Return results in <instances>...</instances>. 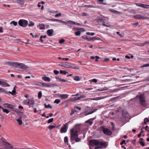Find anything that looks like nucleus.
Listing matches in <instances>:
<instances>
[{
	"instance_id": "obj_29",
	"label": "nucleus",
	"mask_w": 149,
	"mask_h": 149,
	"mask_svg": "<svg viewBox=\"0 0 149 149\" xmlns=\"http://www.w3.org/2000/svg\"><path fill=\"white\" fill-rule=\"evenodd\" d=\"M16 87L15 86L13 88V90L12 91V95H13L15 94L16 93V90H15Z\"/></svg>"
},
{
	"instance_id": "obj_53",
	"label": "nucleus",
	"mask_w": 149,
	"mask_h": 149,
	"mask_svg": "<svg viewBox=\"0 0 149 149\" xmlns=\"http://www.w3.org/2000/svg\"><path fill=\"white\" fill-rule=\"evenodd\" d=\"M54 73L56 75L58 74L59 73V72L58 71L56 70H54Z\"/></svg>"
},
{
	"instance_id": "obj_17",
	"label": "nucleus",
	"mask_w": 149,
	"mask_h": 149,
	"mask_svg": "<svg viewBox=\"0 0 149 149\" xmlns=\"http://www.w3.org/2000/svg\"><path fill=\"white\" fill-rule=\"evenodd\" d=\"M34 101L33 99H28V105H33L34 103Z\"/></svg>"
},
{
	"instance_id": "obj_31",
	"label": "nucleus",
	"mask_w": 149,
	"mask_h": 149,
	"mask_svg": "<svg viewBox=\"0 0 149 149\" xmlns=\"http://www.w3.org/2000/svg\"><path fill=\"white\" fill-rule=\"evenodd\" d=\"M42 96V92L41 91H39L38 94V97L39 99H40Z\"/></svg>"
},
{
	"instance_id": "obj_2",
	"label": "nucleus",
	"mask_w": 149,
	"mask_h": 149,
	"mask_svg": "<svg viewBox=\"0 0 149 149\" xmlns=\"http://www.w3.org/2000/svg\"><path fill=\"white\" fill-rule=\"evenodd\" d=\"M90 145L93 146L97 145H100L103 146V147L106 148L107 146V144L103 142L99 141L97 140H91L89 141Z\"/></svg>"
},
{
	"instance_id": "obj_54",
	"label": "nucleus",
	"mask_w": 149,
	"mask_h": 149,
	"mask_svg": "<svg viewBox=\"0 0 149 149\" xmlns=\"http://www.w3.org/2000/svg\"><path fill=\"white\" fill-rule=\"evenodd\" d=\"M82 38L85 40H88V37L86 35H84L82 36Z\"/></svg>"
},
{
	"instance_id": "obj_11",
	"label": "nucleus",
	"mask_w": 149,
	"mask_h": 149,
	"mask_svg": "<svg viewBox=\"0 0 149 149\" xmlns=\"http://www.w3.org/2000/svg\"><path fill=\"white\" fill-rule=\"evenodd\" d=\"M59 65L64 68H71L72 67L70 66V65L67 63H62L61 64H59Z\"/></svg>"
},
{
	"instance_id": "obj_6",
	"label": "nucleus",
	"mask_w": 149,
	"mask_h": 149,
	"mask_svg": "<svg viewBox=\"0 0 149 149\" xmlns=\"http://www.w3.org/2000/svg\"><path fill=\"white\" fill-rule=\"evenodd\" d=\"M18 24L20 26L25 27L28 25V22L25 19H21L19 20Z\"/></svg>"
},
{
	"instance_id": "obj_41",
	"label": "nucleus",
	"mask_w": 149,
	"mask_h": 149,
	"mask_svg": "<svg viewBox=\"0 0 149 149\" xmlns=\"http://www.w3.org/2000/svg\"><path fill=\"white\" fill-rule=\"evenodd\" d=\"M60 101H61L60 100L56 99L54 101V103H56L57 104H58L60 102Z\"/></svg>"
},
{
	"instance_id": "obj_7",
	"label": "nucleus",
	"mask_w": 149,
	"mask_h": 149,
	"mask_svg": "<svg viewBox=\"0 0 149 149\" xmlns=\"http://www.w3.org/2000/svg\"><path fill=\"white\" fill-rule=\"evenodd\" d=\"M133 17L135 19H148L149 17H145V15H142L140 14H138L133 16Z\"/></svg>"
},
{
	"instance_id": "obj_12",
	"label": "nucleus",
	"mask_w": 149,
	"mask_h": 149,
	"mask_svg": "<svg viewBox=\"0 0 149 149\" xmlns=\"http://www.w3.org/2000/svg\"><path fill=\"white\" fill-rule=\"evenodd\" d=\"M0 85L4 87L10 86V85L7 83L1 80H0Z\"/></svg>"
},
{
	"instance_id": "obj_27",
	"label": "nucleus",
	"mask_w": 149,
	"mask_h": 149,
	"mask_svg": "<svg viewBox=\"0 0 149 149\" xmlns=\"http://www.w3.org/2000/svg\"><path fill=\"white\" fill-rule=\"evenodd\" d=\"M102 25L107 27H108L109 26V24L107 23H106L104 21L102 22Z\"/></svg>"
},
{
	"instance_id": "obj_13",
	"label": "nucleus",
	"mask_w": 149,
	"mask_h": 149,
	"mask_svg": "<svg viewBox=\"0 0 149 149\" xmlns=\"http://www.w3.org/2000/svg\"><path fill=\"white\" fill-rule=\"evenodd\" d=\"M54 31L53 29H49L47 31V34L49 36H53Z\"/></svg>"
},
{
	"instance_id": "obj_4",
	"label": "nucleus",
	"mask_w": 149,
	"mask_h": 149,
	"mask_svg": "<svg viewBox=\"0 0 149 149\" xmlns=\"http://www.w3.org/2000/svg\"><path fill=\"white\" fill-rule=\"evenodd\" d=\"M2 144L3 145V146L5 148L8 149H13V146L8 142L6 141L5 139L3 138L2 139Z\"/></svg>"
},
{
	"instance_id": "obj_18",
	"label": "nucleus",
	"mask_w": 149,
	"mask_h": 149,
	"mask_svg": "<svg viewBox=\"0 0 149 149\" xmlns=\"http://www.w3.org/2000/svg\"><path fill=\"white\" fill-rule=\"evenodd\" d=\"M42 79L44 81L48 82H49L51 80L50 79L49 77H43L42 78Z\"/></svg>"
},
{
	"instance_id": "obj_55",
	"label": "nucleus",
	"mask_w": 149,
	"mask_h": 149,
	"mask_svg": "<svg viewBox=\"0 0 149 149\" xmlns=\"http://www.w3.org/2000/svg\"><path fill=\"white\" fill-rule=\"evenodd\" d=\"M109 58H106L104 59V60H103V61L104 62H107L109 61Z\"/></svg>"
},
{
	"instance_id": "obj_24",
	"label": "nucleus",
	"mask_w": 149,
	"mask_h": 149,
	"mask_svg": "<svg viewBox=\"0 0 149 149\" xmlns=\"http://www.w3.org/2000/svg\"><path fill=\"white\" fill-rule=\"evenodd\" d=\"M94 119V118L90 119L86 121L85 122L88 123L90 125H91L93 123L92 120Z\"/></svg>"
},
{
	"instance_id": "obj_38",
	"label": "nucleus",
	"mask_w": 149,
	"mask_h": 149,
	"mask_svg": "<svg viewBox=\"0 0 149 149\" xmlns=\"http://www.w3.org/2000/svg\"><path fill=\"white\" fill-rule=\"evenodd\" d=\"M42 82H36L35 83V84L36 85L38 86H41Z\"/></svg>"
},
{
	"instance_id": "obj_36",
	"label": "nucleus",
	"mask_w": 149,
	"mask_h": 149,
	"mask_svg": "<svg viewBox=\"0 0 149 149\" xmlns=\"http://www.w3.org/2000/svg\"><path fill=\"white\" fill-rule=\"evenodd\" d=\"M49 20L52 21H53V22H58L59 21V19H56L52 18V19H50Z\"/></svg>"
},
{
	"instance_id": "obj_25",
	"label": "nucleus",
	"mask_w": 149,
	"mask_h": 149,
	"mask_svg": "<svg viewBox=\"0 0 149 149\" xmlns=\"http://www.w3.org/2000/svg\"><path fill=\"white\" fill-rule=\"evenodd\" d=\"M39 28L40 29H45V25L44 24H39Z\"/></svg>"
},
{
	"instance_id": "obj_63",
	"label": "nucleus",
	"mask_w": 149,
	"mask_h": 149,
	"mask_svg": "<svg viewBox=\"0 0 149 149\" xmlns=\"http://www.w3.org/2000/svg\"><path fill=\"white\" fill-rule=\"evenodd\" d=\"M148 66H149V64H144L142 66V67H148Z\"/></svg>"
},
{
	"instance_id": "obj_21",
	"label": "nucleus",
	"mask_w": 149,
	"mask_h": 149,
	"mask_svg": "<svg viewBox=\"0 0 149 149\" xmlns=\"http://www.w3.org/2000/svg\"><path fill=\"white\" fill-rule=\"evenodd\" d=\"M41 86L44 87H50L51 86L49 84H47L44 83H42Z\"/></svg>"
},
{
	"instance_id": "obj_62",
	"label": "nucleus",
	"mask_w": 149,
	"mask_h": 149,
	"mask_svg": "<svg viewBox=\"0 0 149 149\" xmlns=\"http://www.w3.org/2000/svg\"><path fill=\"white\" fill-rule=\"evenodd\" d=\"M148 126L147 125L146 126L145 128V130H146V131H148L149 132V130H148Z\"/></svg>"
},
{
	"instance_id": "obj_34",
	"label": "nucleus",
	"mask_w": 149,
	"mask_h": 149,
	"mask_svg": "<svg viewBox=\"0 0 149 149\" xmlns=\"http://www.w3.org/2000/svg\"><path fill=\"white\" fill-rule=\"evenodd\" d=\"M68 73V72H66L65 70H61L60 71V74H62L64 75Z\"/></svg>"
},
{
	"instance_id": "obj_9",
	"label": "nucleus",
	"mask_w": 149,
	"mask_h": 149,
	"mask_svg": "<svg viewBox=\"0 0 149 149\" xmlns=\"http://www.w3.org/2000/svg\"><path fill=\"white\" fill-rule=\"evenodd\" d=\"M68 124L67 123H66L64 125V126L62 127L61 130L60 131L61 133H65L66 132Z\"/></svg>"
},
{
	"instance_id": "obj_30",
	"label": "nucleus",
	"mask_w": 149,
	"mask_h": 149,
	"mask_svg": "<svg viewBox=\"0 0 149 149\" xmlns=\"http://www.w3.org/2000/svg\"><path fill=\"white\" fill-rule=\"evenodd\" d=\"M16 120L18 122V123L19 125H21L22 124V121L20 118H18L16 119Z\"/></svg>"
},
{
	"instance_id": "obj_58",
	"label": "nucleus",
	"mask_w": 149,
	"mask_h": 149,
	"mask_svg": "<svg viewBox=\"0 0 149 149\" xmlns=\"http://www.w3.org/2000/svg\"><path fill=\"white\" fill-rule=\"evenodd\" d=\"M65 41V40L63 39H62L61 40H60V42H59L60 44H62Z\"/></svg>"
},
{
	"instance_id": "obj_40",
	"label": "nucleus",
	"mask_w": 149,
	"mask_h": 149,
	"mask_svg": "<svg viewBox=\"0 0 149 149\" xmlns=\"http://www.w3.org/2000/svg\"><path fill=\"white\" fill-rule=\"evenodd\" d=\"M144 123L145 124H146V122H148L149 121V120L148 118H145L144 119Z\"/></svg>"
},
{
	"instance_id": "obj_64",
	"label": "nucleus",
	"mask_w": 149,
	"mask_h": 149,
	"mask_svg": "<svg viewBox=\"0 0 149 149\" xmlns=\"http://www.w3.org/2000/svg\"><path fill=\"white\" fill-rule=\"evenodd\" d=\"M13 149H24V148H20L18 147H13Z\"/></svg>"
},
{
	"instance_id": "obj_45",
	"label": "nucleus",
	"mask_w": 149,
	"mask_h": 149,
	"mask_svg": "<svg viewBox=\"0 0 149 149\" xmlns=\"http://www.w3.org/2000/svg\"><path fill=\"white\" fill-rule=\"evenodd\" d=\"M0 90L2 91V92H3V93H4L6 94H8L7 92L5 89L3 88H0Z\"/></svg>"
},
{
	"instance_id": "obj_14",
	"label": "nucleus",
	"mask_w": 149,
	"mask_h": 149,
	"mask_svg": "<svg viewBox=\"0 0 149 149\" xmlns=\"http://www.w3.org/2000/svg\"><path fill=\"white\" fill-rule=\"evenodd\" d=\"M3 106L5 107H7L11 109H13L14 107L13 105L8 103L4 104Z\"/></svg>"
},
{
	"instance_id": "obj_22",
	"label": "nucleus",
	"mask_w": 149,
	"mask_h": 149,
	"mask_svg": "<svg viewBox=\"0 0 149 149\" xmlns=\"http://www.w3.org/2000/svg\"><path fill=\"white\" fill-rule=\"evenodd\" d=\"M122 115L123 117L127 118L128 117L129 115L127 112L123 111L122 112Z\"/></svg>"
},
{
	"instance_id": "obj_43",
	"label": "nucleus",
	"mask_w": 149,
	"mask_h": 149,
	"mask_svg": "<svg viewBox=\"0 0 149 149\" xmlns=\"http://www.w3.org/2000/svg\"><path fill=\"white\" fill-rule=\"evenodd\" d=\"M54 120L53 118H51L50 119H49L48 121H47V123H50L52 122H53Z\"/></svg>"
},
{
	"instance_id": "obj_52",
	"label": "nucleus",
	"mask_w": 149,
	"mask_h": 149,
	"mask_svg": "<svg viewBox=\"0 0 149 149\" xmlns=\"http://www.w3.org/2000/svg\"><path fill=\"white\" fill-rule=\"evenodd\" d=\"M79 100V99H78V97L77 98L76 97H74L73 98H72V101H74L77 100Z\"/></svg>"
},
{
	"instance_id": "obj_61",
	"label": "nucleus",
	"mask_w": 149,
	"mask_h": 149,
	"mask_svg": "<svg viewBox=\"0 0 149 149\" xmlns=\"http://www.w3.org/2000/svg\"><path fill=\"white\" fill-rule=\"evenodd\" d=\"M95 61H97L98 60V59L100 58L98 56H95Z\"/></svg>"
},
{
	"instance_id": "obj_50",
	"label": "nucleus",
	"mask_w": 149,
	"mask_h": 149,
	"mask_svg": "<svg viewBox=\"0 0 149 149\" xmlns=\"http://www.w3.org/2000/svg\"><path fill=\"white\" fill-rule=\"evenodd\" d=\"M28 99L24 100V103L25 105H28Z\"/></svg>"
},
{
	"instance_id": "obj_8",
	"label": "nucleus",
	"mask_w": 149,
	"mask_h": 149,
	"mask_svg": "<svg viewBox=\"0 0 149 149\" xmlns=\"http://www.w3.org/2000/svg\"><path fill=\"white\" fill-rule=\"evenodd\" d=\"M102 130L104 133L106 135H111L112 134L111 132L108 129L102 127Z\"/></svg>"
},
{
	"instance_id": "obj_15",
	"label": "nucleus",
	"mask_w": 149,
	"mask_h": 149,
	"mask_svg": "<svg viewBox=\"0 0 149 149\" xmlns=\"http://www.w3.org/2000/svg\"><path fill=\"white\" fill-rule=\"evenodd\" d=\"M69 95L66 94H60L59 95V97L63 99H65L67 98L68 97Z\"/></svg>"
},
{
	"instance_id": "obj_26",
	"label": "nucleus",
	"mask_w": 149,
	"mask_h": 149,
	"mask_svg": "<svg viewBox=\"0 0 149 149\" xmlns=\"http://www.w3.org/2000/svg\"><path fill=\"white\" fill-rule=\"evenodd\" d=\"M147 44H149V42H145L144 43H140L139 44V46H145Z\"/></svg>"
},
{
	"instance_id": "obj_35",
	"label": "nucleus",
	"mask_w": 149,
	"mask_h": 149,
	"mask_svg": "<svg viewBox=\"0 0 149 149\" xmlns=\"http://www.w3.org/2000/svg\"><path fill=\"white\" fill-rule=\"evenodd\" d=\"M97 146L95 147L94 149H98V148H102V147H103V146H101L100 145H97Z\"/></svg>"
},
{
	"instance_id": "obj_39",
	"label": "nucleus",
	"mask_w": 149,
	"mask_h": 149,
	"mask_svg": "<svg viewBox=\"0 0 149 149\" xmlns=\"http://www.w3.org/2000/svg\"><path fill=\"white\" fill-rule=\"evenodd\" d=\"M2 110L3 112L6 113V114L9 113V111L6 109H2Z\"/></svg>"
},
{
	"instance_id": "obj_19",
	"label": "nucleus",
	"mask_w": 149,
	"mask_h": 149,
	"mask_svg": "<svg viewBox=\"0 0 149 149\" xmlns=\"http://www.w3.org/2000/svg\"><path fill=\"white\" fill-rule=\"evenodd\" d=\"M109 11L117 14H120L121 13L120 12L112 9H110Z\"/></svg>"
},
{
	"instance_id": "obj_44",
	"label": "nucleus",
	"mask_w": 149,
	"mask_h": 149,
	"mask_svg": "<svg viewBox=\"0 0 149 149\" xmlns=\"http://www.w3.org/2000/svg\"><path fill=\"white\" fill-rule=\"evenodd\" d=\"M75 34L76 36H80V35L81 31H78L76 32Z\"/></svg>"
},
{
	"instance_id": "obj_28",
	"label": "nucleus",
	"mask_w": 149,
	"mask_h": 149,
	"mask_svg": "<svg viewBox=\"0 0 149 149\" xmlns=\"http://www.w3.org/2000/svg\"><path fill=\"white\" fill-rule=\"evenodd\" d=\"M64 141L65 143H66L68 145V138L67 136H66L65 137Z\"/></svg>"
},
{
	"instance_id": "obj_37",
	"label": "nucleus",
	"mask_w": 149,
	"mask_h": 149,
	"mask_svg": "<svg viewBox=\"0 0 149 149\" xmlns=\"http://www.w3.org/2000/svg\"><path fill=\"white\" fill-rule=\"evenodd\" d=\"M74 79L76 81H79L80 80V78L79 76H76L75 77Z\"/></svg>"
},
{
	"instance_id": "obj_46",
	"label": "nucleus",
	"mask_w": 149,
	"mask_h": 149,
	"mask_svg": "<svg viewBox=\"0 0 149 149\" xmlns=\"http://www.w3.org/2000/svg\"><path fill=\"white\" fill-rule=\"evenodd\" d=\"M86 34L87 35H90L91 36H93L95 34V33L93 32L91 33L89 32H87L86 33Z\"/></svg>"
},
{
	"instance_id": "obj_5",
	"label": "nucleus",
	"mask_w": 149,
	"mask_h": 149,
	"mask_svg": "<svg viewBox=\"0 0 149 149\" xmlns=\"http://www.w3.org/2000/svg\"><path fill=\"white\" fill-rule=\"evenodd\" d=\"M139 99L140 100V102L141 105L143 107H146V103L144 95L143 94H141L139 96Z\"/></svg>"
},
{
	"instance_id": "obj_23",
	"label": "nucleus",
	"mask_w": 149,
	"mask_h": 149,
	"mask_svg": "<svg viewBox=\"0 0 149 149\" xmlns=\"http://www.w3.org/2000/svg\"><path fill=\"white\" fill-rule=\"evenodd\" d=\"M69 21H67V22H65L64 21L59 19L58 22L60 23H63L64 24L67 25L69 23V22H68Z\"/></svg>"
},
{
	"instance_id": "obj_32",
	"label": "nucleus",
	"mask_w": 149,
	"mask_h": 149,
	"mask_svg": "<svg viewBox=\"0 0 149 149\" xmlns=\"http://www.w3.org/2000/svg\"><path fill=\"white\" fill-rule=\"evenodd\" d=\"M45 107V108H50L51 109L52 108V107L50 105V104H48V105H47L46 104H44Z\"/></svg>"
},
{
	"instance_id": "obj_47",
	"label": "nucleus",
	"mask_w": 149,
	"mask_h": 149,
	"mask_svg": "<svg viewBox=\"0 0 149 149\" xmlns=\"http://www.w3.org/2000/svg\"><path fill=\"white\" fill-rule=\"evenodd\" d=\"M34 25V23L32 21H30V23L28 24L29 26H33Z\"/></svg>"
},
{
	"instance_id": "obj_48",
	"label": "nucleus",
	"mask_w": 149,
	"mask_h": 149,
	"mask_svg": "<svg viewBox=\"0 0 149 149\" xmlns=\"http://www.w3.org/2000/svg\"><path fill=\"white\" fill-rule=\"evenodd\" d=\"M58 58L59 59H61L63 60H65L66 61H67L69 60V59L68 58H61V57H58Z\"/></svg>"
},
{
	"instance_id": "obj_3",
	"label": "nucleus",
	"mask_w": 149,
	"mask_h": 149,
	"mask_svg": "<svg viewBox=\"0 0 149 149\" xmlns=\"http://www.w3.org/2000/svg\"><path fill=\"white\" fill-rule=\"evenodd\" d=\"M10 64L14 67H17L18 66H19L18 67L21 69H26L28 68V66L22 63L17 62H11Z\"/></svg>"
},
{
	"instance_id": "obj_20",
	"label": "nucleus",
	"mask_w": 149,
	"mask_h": 149,
	"mask_svg": "<svg viewBox=\"0 0 149 149\" xmlns=\"http://www.w3.org/2000/svg\"><path fill=\"white\" fill-rule=\"evenodd\" d=\"M16 2L21 5H22L24 3V1L23 0H17Z\"/></svg>"
},
{
	"instance_id": "obj_56",
	"label": "nucleus",
	"mask_w": 149,
	"mask_h": 149,
	"mask_svg": "<svg viewBox=\"0 0 149 149\" xmlns=\"http://www.w3.org/2000/svg\"><path fill=\"white\" fill-rule=\"evenodd\" d=\"M61 15V13H59L58 14H57L56 15H55V17H56L58 16H60Z\"/></svg>"
},
{
	"instance_id": "obj_42",
	"label": "nucleus",
	"mask_w": 149,
	"mask_h": 149,
	"mask_svg": "<svg viewBox=\"0 0 149 149\" xmlns=\"http://www.w3.org/2000/svg\"><path fill=\"white\" fill-rule=\"evenodd\" d=\"M139 142L140 144L142 146H144L145 145V143L144 142L139 141Z\"/></svg>"
},
{
	"instance_id": "obj_59",
	"label": "nucleus",
	"mask_w": 149,
	"mask_h": 149,
	"mask_svg": "<svg viewBox=\"0 0 149 149\" xmlns=\"http://www.w3.org/2000/svg\"><path fill=\"white\" fill-rule=\"evenodd\" d=\"M132 24L133 25V26H137L139 24V23L138 22H136L135 23H133Z\"/></svg>"
},
{
	"instance_id": "obj_1",
	"label": "nucleus",
	"mask_w": 149,
	"mask_h": 149,
	"mask_svg": "<svg viewBox=\"0 0 149 149\" xmlns=\"http://www.w3.org/2000/svg\"><path fill=\"white\" fill-rule=\"evenodd\" d=\"M78 130L75 128H73L70 131V141L72 142L74 140L77 142H78L81 140L80 138H79L78 136Z\"/></svg>"
},
{
	"instance_id": "obj_60",
	"label": "nucleus",
	"mask_w": 149,
	"mask_h": 149,
	"mask_svg": "<svg viewBox=\"0 0 149 149\" xmlns=\"http://www.w3.org/2000/svg\"><path fill=\"white\" fill-rule=\"evenodd\" d=\"M94 38L93 40H100V38L98 37H93Z\"/></svg>"
},
{
	"instance_id": "obj_10",
	"label": "nucleus",
	"mask_w": 149,
	"mask_h": 149,
	"mask_svg": "<svg viewBox=\"0 0 149 149\" xmlns=\"http://www.w3.org/2000/svg\"><path fill=\"white\" fill-rule=\"evenodd\" d=\"M135 4L138 6L146 9H149V5H145L140 3H136Z\"/></svg>"
},
{
	"instance_id": "obj_33",
	"label": "nucleus",
	"mask_w": 149,
	"mask_h": 149,
	"mask_svg": "<svg viewBox=\"0 0 149 149\" xmlns=\"http://www.w3.org/2000/svg\"><path fill=\"white\" fill-rule=\"evenodd\" d=\"M56 127V126L52 125H50L48 127L49 129L51 130V129H54V128L55 127Z\"/></svg>"
},
{
	"instance_id": "obj_51",
	"label": "nucleus",
	"mask_w": 149,
	"mask_h": 149,
	"mask_svg": "<svg viewBox=\"0 0 149 149\" xmlns=\"http://www.w3.org/2000/svg\"><path fill=\"white\" fill-rule=\"evenodd\" d=\"M85 97L86 96L84 95H81L80 97H78V99L80 100L81 98H85Z\"/></svg>"
},
{
	"instance_id": "obj_57",
	"label": "nucleus",
	"mask_w": 149,
	"mask_h": 149,
	"mask_svg": "<svg viewBox=\"0 0 149 149\" xmlns=\"http://www.w3.org/2000/svg\"><path fill=\"white\" fill-rule=\"evenodd\" d=\"M94 38L93 37H91V38H88V41H91V40H94L93 39Z\"/></svg>"
},
{
	"instance_id": "obj_16",
	"label": "nucleus",
	"mask_w": 149,
	"mask_h": 149,
	"mask_svg": "<svg viewBox=\"0 0 149 149\" xmlns=\"http://www.w3.org/2000/svg\"><path fill=\"white\" fill-rule=\"evenodd\" d=\"M68 22H69V24H71L77 25L78 26H81V24L80 23L76 22H74L71 21H69Z\"/></svg>"
},
{
	"instance_id": "obj_49",
	"label": "nucleus",
	"mask_w": 149,
	"mask_h": 149,
	"mask_svg": "<svg viewBox=\"0 0 149 149\" xmlns=\"http://www.w3.org/2000/svg\"><path fill=\"white\" fill-rule=\"evenodd\" d=\"M10 24H12L14 25L15 26L17 24V22L14 21H12L11 22Z\"/></svg>"
}]
</instances>
